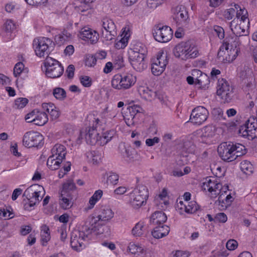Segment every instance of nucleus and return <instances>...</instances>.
<instances>
[{"instance_id": "nucleus-1", "label": "nucleus", "mask_w": 257, "mask_h": 257, "mask_svg": "<svg viewBox=\"0 0 257 257\" xmlns=\"http://www.w3.org/2000/svg\"><path fill=\"white\" fill-rule=\"evenodd\" d=\"M173 54L175 57L186 60L197 57L199 52L190 41H187L177 44L173 49Z\"/></svg>"}, {"instance_id": "nucleus-2", "label": "nucleus", "mask_w": 257, "mask_h": 257, "mask_svg": "<svg viewBox=\"0 0 257 257\" xmlns=\"http://www.w3.org/2000/svg\"><path fill=\"white\" fill-rule=\"evenodd\" d=\"M149 197L148 189L146 186L139 185L130 194V200L134 208H139L146 204Z\"/></svg>"}, {"instance_id": "nucleus-3", "label": "nucleus", "mask_w": 257, "mask_h": 257, "mask_svg": "<svg viewBox=\"0 0 257 257\" xmlns=\"http://www.w3.org/2000/svg\"><path fill=\"white\" fill-rule=\"evenodd\" d=\"M44 65L46 69L45 74L48 77L58 78L63 73L64 68L61 64L51 57H47Z\"/></svg>"}, {"instance_id": "nucleus-4", "label": "nucleus", "mask_w": 257, "mask_h": 257, "mask_svg": "<svg viewBox=\"0 0 257 257\" xmlns=\"http://www.w3.org/2000/svg\"><path fill=\"white\" fill-rule=\"evenodd\" d=\"M136 81V77L131 74H116L111 80V85L116 89H126L134 85Z\"/></svg>"}, {"instance_id": "nucleus-5", "label": "nucleus", "mask_w": 257, "mask_h": 257, "mask_svg": "<svg viewBox=\"0 0 257 257\" xmlns=\"http://www.w3.org/2000/svg\"><path fill=\"white\" fill-rule=\"evenodd\" d=\"M238 134L249 140L256 138L257 119L254 117H250L243 125L239 127Z\"/></svg>"}, {"instance_id": "nucleus-6", "label": "nucleus", "mask_w": 257, "mask_h": 257, "mask_svg": "<svg viewBox=\"0 0 257 257\" xmlns=\"http://www.w3.org/2000/svg\"><path fill=\"white\" fill-rule=\"evenodd\" d=\"M53 42L48 38L40 37L35 38L33 40V47L36 55L40 57H48L50 52Z\"/></svg>"}, {"instance_id": "nucleus-7", "label": "nucleus", "mask_w": 257, "mask_h": 257, "mask_svg": "<svg viewBox=\"0 0 257 257\" xmlns=\"http://www.w3.org/2000/svg\"><path fill=\"white\" fill-rule=\"evenodd\" d=\"M233 88L225 79H218L216 93L220 97L221 102H230L233 96Z\"/></svg>"}, {"instance_id": "nucleus-8", "label": "nucleus", "mask_w": 257, "mask_h": 257, "mask_svg": "<svg viewBox=\"0 0 257 257\" xmlns=\"http://www.w3.org/2000/svg\"><path fill=\"white\" fill-rule=\"evenodd\" d=\"M153 36L158 42L166 43L169 41L173 36V31L170 27L158 25L153 31Z\"/></svg>"}, {"instance_id": "nucleus-9", "label": "nucleus", "mask_w": 257, "mask_h": 257, "mask_svg": "<svg viewBox=\"0 0 257 257\" xmlns=\"http://www.w3.org/2000/svg\"><path fill=\"white\" fill-rule=\"evenodd\" d=\"M219 157L224 161L230 162L236 160L233 149V142H223L218 147Z\"/></svg>"}, {"instance_id": "nucleus-10", "label": "nucleus", "mask_w": 257, "mask_h": 257, "mask_svg": "<svg viewBox=\"0 0 257 257\" xmlns=\"http://www.w3.org/2000/svg\"><path fill=\"white\" fill-rule=\"evenodd\" d=\"M43 136L39 133L34 131L26 133L23 137V145L28 148L37 147L41 145Z\"/></svg>"}, {"instance_id": "nucleus-11", "label": "nucleus", "mask_w": 257, "mask_h": 257, "mask_svg": "<svg viewBox=\"0 0 257 257\" xmlns=\"http://www.w3.org/2000/svg\"><path fill=\"white\" fill-rule=\"evenodd\" d=\"M209 112L203 106H198L194 108L190 116V120L194 124L200 125L206 120Z\"/></svg>"}, {"instance_id": "nucleus-12", "label": "nucleus", "mask_w": 257, "mask_h": 257, "mask_svg": "<svg viewBox=\"0 0 257 257\" xmlns=\"http://www.w3.org/2000/svg\"><path fill=\"white\" fill-rule=\"evenodd\" d=\"M224 44H226V47H229L230 46L231 49L228 52L229 56L231 54H233L231 60H234L238 55V53L240 52V49L238 47L241 44V41L239 40V37L233 34H230L226 36L223 40Z\"/></svg>"}, {"instance_id": "nucleus-13", "label": "nucleus", "mask_w": 257, "mask_h": 257, "mask_svg": "<svg viewBox=\"0 0 257 257\" xmlns=\"http://www.w3.org/2000/svg\"><path fill=\"white\" fill-rule=\"evenodd\" d=\"M98 216L89 215L81 228L84 234H90L93 232L98 230V227L102 225Z\"/></svg>"}, {"instance_id": "nucleus-14", "label": "nucleus", "mask_w": 257, "mask_h": 257, "mask_svg": "<svg viewBox=\"0 0 257 257\" xmlns=\"http://www.w3.org/2000/svg\"><path fill=\"white\" fill-rule=\"evenodd\" d=\"M145 56L138 53H129V61L135 70L141 72L147 68V65L145 62Z\"/></svg>"}, {"instance_id": "nucleus-15", "label": "nucleus", "mask_w": 257, "mask_h": 257, "mask_svg": "<svg viewBox=\"0 0 257 257\" xmlns=\"http://www.w3.org/2000/svg\"><path fill=\"white\" fill-rule=\"evenodd\" d=\"M79 37L82 40L93 44L97 42L99 34L96 31L88 27H84L80 30Z\"/></svg>"}, {"instance_id": "nucleus-16", "label": "nucleus", "mask_w": 257, "mask_h": 257, "mask_svg": "<svg viewBox=\"0 0 257 257\" xmlns=\"http://www.w3.org/2000/svg\"><path fill=\"white\" fill-rule=\"evenodd\" d=\"M88 234H84L83 230L72 232L71 236L70 244L72 248L77 251H80L83 245V240L87 237Z\"/></svg>"}, {"instance_id": "nucleus-17", "label": "nucleus", "mask_w": 257, "mask_h": 257, "mask_svg": "<svg viewBox=\"0 0 257 257\" xmlns=\"http://www.w3.org/2000/svg\"><path fill=\"white\" fill-rule=\"evenodd\" d=\"M42 186L40 185H32L28 187L24 192L23 196L26 197L27 199H34L39 203L42 199L40 196Z\"/></svg>"}, {"instance_id": "nucleus-18", "label": "nucleus", "mask_w": 257, "mask_h": 257, "mask_svg": "<svg viewBox=\"0 0 257 257\" xmlns=\"http://www.w3.org/2000/svg\"><path fill=\"white\" fill-rule=\"evenodd\" d=\"M99 133L97 132L96 126H92L86 131L85 140L87 144L90 145H99Z\"/></svg>"}, {"instance_id": "nucleus-19", "label": "nucleus", "mask_w": 257, "mask_h": 257, "mask_svg": "<svg viewBox=\"0 0 257 257\" xmlns=\"http://www.w3.org/2000/svg\"><path fill=\"white\" fill-rule=\"evenodd\" d=\"M175 15L174 19L179 25L185 23L189 18L188 12L184 6H180L176 8Z\"/></svg>"}, {"instance_id": "nucleus-20", "label": "nucleus", "mask_w": 257, "mask_h": 257, "mask_svg": "<svg viewBox=\"0 0 257 257\" xmlns=\"http://www.w3.org/2000/svg\"><path fill=\"white\" fill-rule=\"evenodd\" d=\"M167 219V216L162 211H155L150 217V223L154 225L164 224Z\"/></svg>"}, {"instance_id": "nucleus-21", "label": "nucleus", "mask_w": 257, "mask_h": 257, "mask_svg": "<svg viewBox=\"0 0 257 257\" xmlns=\"http://www.w3.org/2000/svg\"><path fill=\"white\" fill-rule=\"evenodd\" d=\"M170 228L164 224L156 225L152 231V234L156 238H161L168 234Z\"/></svg>"}, {"instance_id": "nucleus-22", "label": "nucleus", "mask_w": 257, "mask_h": 257, "mask_svg": "<svg viewBox=\"0 0 257 257\" xmlns=\"http://www.w3.org/2000/svg\"><path fill=\"white\" fill-rule=\"evenodd\" d=\"M76 186L74 183L71 180L68 181L63 185L62 190L61 192V195L73 196L75 194Z\"/></svg>"}, {"instance_id": "nucleus-23", "label": "nucleus", "mask_w": 257, "mask_h": 257, "mask_svg": "<svg viewBox=\"0 0 257 257\" xmlns=\"http://www.w3.org/2000/svg\"><path fill=\"white\" fill-rule=\"evenodd\" d=\"M51 154L58 158L63 160L65 159L66 149L64 146L57 144L51 149Z\"/></svg>"}, {"instance_id": "nucleus-24", "label": "nucleus", "mask_w": 257, "mask_h": 257, "mask_svg": "<svg viewBox=\"0 0 257 257\" xmlns=\"http://www.w3.org/2000/svg\"><path fill=\"white\" fill-rule=\"evenodd\" d=\"M33 120L35 124L42 126L46 124L48 121V115L45 112L39 111L37 109L36 115H35Z\"/></svg>"}, {"instance_id": "nucleus-25", "label": "nucleus", "mask_w": 257, "mask_h": 257, "mask_svg": "<svg viewBox=\"0 0 257 257\" xmlns=\"http://www.w3.org/2000/svg\"><path fill=\"white\" fill-rule=\"evenodd\" d=\"M217 181V179L214 177L212 178H211V177H207L205 179V181L202 183L201 186L202 189L205 191H208L212 193Z\"/></svg>"}, {"instance_id": "nucleus-26", "label": "nucleus", "mask_w": 257, "mask_h": 257, "mask_svg": "<svg viewBox=\"0 0 257 257\" xmlns=\"http://www.w3.org/2000/svg\"><path fill=\"white\" fill-rule=\"evenodd\" d=\"M63 160L51 155L48 159L47 165L51 170H56L59 168Z\"/></svg>"}, {"instance_id": "nucleus-27", "label": "nucleus", "mask_w": 257, "mask_h": 257, "mask_svg": "<svg viewBox=\"0 0 257 257\" xmlns=\"http://www.w3.org/2000/svg\"><path fill=\"white\" fill-rule=\"evenodd\" d=\"M141 97L146 100H151L156 96V92L148 87H142L139 89Z\"/></svg>"}, {"instance_id": "nucleus-28", "label": "nucleus", "mask_w": 257, "mask_h": 257, "mask_svg": "<svg viewBox=\"0 0 257 257\" xmlns=\"http://www.w3.org/2000/svg\"><path fill=\"white\" fill-rule=\"evenodd\" d=\"M41 237L42 244L46 246L47 242L50 240V232L49 227L44 224L41 227Z\"/></svg>"}, {"instance_id": "nucleus-29", "label": "nucleus", "mask_w": 257, "mask_h": 257, "mask_svg": "<svg viewBox=\"0 0 257 257\" xmlns=\"http://www.w3.org/2000/svg\"><path fill=\"white\" fill-rule=\"evenodd\" d=\"M114 213L111 209L108 207L102 209L98 215L100 222L108 221L113 217Z\"/></svg>"}, {"instance_id": "nucleus-30", "label": "nucleus", "mask_w": 257, "mask_h": 257, "mask_svg": "<svg viewBox=\"0 0 257 257\" xmlns=\"http://www.w3.org/2000/svg\"><path fill=\"white\" fill-rule=\"evenodd\" d=\"M147 52L146 47L142 43L137 42L132 45L129 53H138V54L146 55Z\"/></svg>"}, {"instance_id": "nucleus-31", "label": "nucleus", "mask_w": 257, "mask_h": 257, "mask_svg": "<svg viewBox=\"0 0 257 257\" xmlns=\"http://www.w3.org/2000/svg\"><path fill=\"white\" fill-rule=\"evenodd\" d=\"M60 195L61 198H60L59 202L60 207L64 209L70 208L73 205V196Z\"/></svg>"}, {"instance_id": "nucleus-32", "label": "nucleus", "mask_w": 257, "mask_h": 257, "mask_svg": "<svg viewBox=\"0 0 257 257\" xmlns=\"http://www.w3.org/2000/svg\"><path fill=\"white\" fill-rule=\"evenodd\" d=\"M233 149L236 160L247 153V150L245 146L239 143H233Z\"/></svg>"}, {"instance_id": "nucleus-33", "label": "nucleus", "mask_w": 257, "mask_h": 257, "mask_svg": "<svg viewBox=\"0 0 257 257\" xmlns=\"http://www.w3.org/2000/svg\"><path fill=\"white\" fill-rule=\"evenodd\" d=\"M102 26L104 31L111 32L113 33H114V31H116V26L113 21L108 18L103 19L102 20Z\"/></svg>"}, {"instance_id": "nucleus-34", "label": "nucleus", "mask_w": 257, "mask_h": 257, "mask_svg": "<svg viewBox=\"0 0 257 257\" xmlns=\"http://www.w3.org/2000/svg\"><path fill=\"white\" fill-rule=\"evenodd\" d=\"M114 134L113 130H109L104 133L99 138V146H104L107 144L111 140Z\"/></svg>"}, {"instance_id": "nucleus-35", "label": "nucleus", "mask_w": 257, "mask_h": 257, "mask_svg": "<svg viewBox=\"0 0 257 257\" xmlns=\"http://www.w3.org/2000/svg\"><path fill=\"white\" fill-rule=\"evenodd\" d=\"M196 81L197 84L202 88L208 87L210 84L209 77L205 73H203L201 76L196 77Z\"/></svg>"}, {"instance_id": "nucleus-36", "label": "nucleus", "mask_w": 257, "mask_h": 257, "mask_svg": "<svg viewBox=\"0 0 257 257\" xmlns=\"http://www.w3.org/2000/svg\"><path fill=\"white\" fill-rule=\"evenodd\" d=\"M152 62L157 63V65L162 66V62L164 61L165 65H167L168 63L167 57L166 55L164 54L163 52H159L156 55L155 58H154L151 60Z\"/></svg>"}, {"instance_id": "nucleus-37", "label": "nucleus", "mask_w": 257, "mask_h": 257, "mask_svg": "<svg viewBox=\"0 0 257 257\" xmlns=\"http://www.w3.org/2000/svg\"><path fill=\"white\" fill-rule=\"evenodd\" d=\"M240 168L243 173L246 175L251 174L253 172V166L247 160H244L240 163Z\"/></svg>"}, {"instance_id": "nucleus-38", "label": "nucleus", "mask_w": 257, "mask_h": 257, "mask_svg": "<svg viewBox=\"0 0 257 257\" xmlns=\"http://www.w3.org/2000/svg\"><path fill=\"white\" fill-rule=\"evenodd\" d=\"M102 194L103 192L101 190H98L94 192L89 201V209H91L94 207L96 202L101 198Z\"/></svg>"}, {"instance_id": "nucleus-39", "label": "nucleus", "mask_w": 257, "mask_h": 257, "mask_svg": "<svg viewBox=\"0 0 257 257\" xmlns=\"http://www.w3.org/2000/svg\"><path fill=\"white\" fill-rule=\"evenodd\" d=\"M234 23H235V20H233L230 23V27L231 31L232 32V34H233L236 36H238L239 37H244L247 38V35L241 34V32H240V30L241 29V27L240 26V25H236V24L234 25Z\"/></svg>"}, {"instance_id": "nucleus-40", "label": "nucleus", "mask_w": 257, "mask_h": 257, "mask_svg": "<svg viewBox=\"0 0 257 257\" xmlns=\"http://www.w3.org/2000/svg\"><path fill=\"white\" fill-rule=\"evenodd\" d=\"M164 61L162 62V66L157 65V63H155L152 62V67L151 70L152 73L156 76H159L161 75L164 71L166 65H165V63L164 64Z\"/></svg>"}, {"instance_id": "nucleus-41", "label": "nucleus", "mask_w": 257, "mask_h": 257, "mask_svg": "<svg viewBox=\"0 0 257 257\" xmlns=\"http://www.w3.org/2000/svg\"><path fill=\"white\" fill-rule=\"evenodd\" d=\"M54 96L58 100H63L66 97L65 90L61 87H56L53 90Z\"/></svg>"}, {"instance_id": "nucleus-42", "label": "nucleus", "mask_w": 257, "mask_h": 257, "mask_svg": "<svg viewBox=\"0 0 257 257\" xmlns=\"http://www.w3.org/2000/svg\"><path fill=\"white\" fill-rule=\"evenodd\" d=\"M123 157L125 160L128 163L134 162L138 156L137 153L135 150L132 151L129 149H125Z\"/></svg>"}, {"instance_id": "nucleus-43", "label": "nucleus", "mask_w": 257, "mask_h": 257, "mask_svg": "<svg viewBox=\"0 0 257 257\" xmlns=\"http://www.w3.org/2000/svg\"><path fill=\"white\" fill-rule=\"evenodd\" d=\"M187 203L188 204L186 206L185 212L187 213H194L199 209L200 207L195 201L187 202Z\"/></svg>"}, {"instance_id": "nucleus-44", "label": "nucleus", "mask_w": 257, "mask_h": 257, "mask_svg": "<svg viewBox=\"0 0 257 257\" xmlns=\"http://www.w3.org/2000/svg\"><path fill=\"white\" fill-rule=\"evenodd\" d=\"M92 3H87L86 0H81V5L78 7L79 12L83 13L89 11V14L92 9Z\"/></svg>"}, {"instance_id": "nucleus-45", "label": "nucleus", "mask_w": 257, "mask_h": 257, "mask_svg": "<svg viewBox=\"0 0 257 257\" xmlns=\"http://www.w3.org/2000/svg\"><path fill=\"white\" fill-rule=\"evenodd\" d=\"M183 150L187 153H194L195 146L191 142H186L184 143Z\"/></svg>"}, {"instance_id": "nucleus-46", "label": "nucleus", "mask_w": 257, "mask_h": 257, "mask_svg": "<svg viewBox=\"0 0 257 257\" xmlns=\"http://www.w3.org/2000/svg\"><path fill=\"white\" fill-rule=\"evenodd\" d=\"M143 111V108L138 105H134L129 108L130 114L128 115L136 117L137 113H142Z\"/></svg>"}, {"instance_id": "nucleus-47", "label": "nucleus", "mask_w": 257, "mask_h": 257, "mask_svg": "<svg viewBox=\"0 0 257 257\" xmlns=\"http://www.w3.org/2000/svg\"><path fill=\"white\" fill-rule=\"evenodd\" d=\"M118 178L119 176L117 174L113 172H110L107 177L106 182L108 184L115 185L117 183Z\"/></svg>"}, {"instance_id": "nucleus-48", "label": "nucleus", "mask_w": 257, "mask_h": 257, "mask_svg": "<svg viewBox=\"0 0 257 257\" xmlns=\"http://www.w3.org/2000/svg\"><path fill=\"white\" fill-rule=\"evenodd\" d=\"M4 29L7 32H12L16 29V25L11 20H7L4 24Z\"/></svg>"}, {"instance_id": "nucleus-49", "label": "nucleus", "mask_w": 257, "mask_h": 257, "mask_svg": "<svg viewBox=\"0 0 257 257\" xmlns=\"http://www.w3.org/2000/svg\"><path fill=\"white\" fill-rule=\"evenodd\" d=\"M97 60L94 55H88L86 56L85 64L86 66L88 67H93L95 64Z\"/></svg>"}, {"instance_id": "nucleus-50", "label": "nucleus", "mask_w": 257, "mask_h": 257, "mask_svg": "<svg viewBox=\"0 0 257 257\" xmlns=\"http://www.w3.org/2000/svg\"><path fill=\"white\" fill-rule=\"evenodd\" d=\"M28 103V100L26 98H18L15 100V105L17 108H22Z\"/></svg>"}, {"instance_id": "nucleus-51", "label": "nucleus", "mask_w": 257, "mask_h": 257, "mask_svg": "<svg viewBox=\"0 0 257 257\" xmlns=\"http://www.w3.org/2000/svg\"><path fill=\"white\" fill-rule=\"evenodd\" d=\"M143 225L142 223H137L132 229L133 234L136 236H140L143 234Z\"/></svg>"}, {"instance_id": "nucleus-52", "label": "nucleus", "mask_w": 257, "mask_h": 257, "mask_svg": "<svg viewBox=\"0 0 257 257\" xmlns=\"http://www.w3.org/2000/svg\"><path fill=\"white\" fill-rule=\"evenodd\" d=\"M116 31H114V33L112 32L111 33V32H108L107 31H102V36L105 41L112 40L116 36Z\"/></svg>"}, {"instance_id": "nucleus-53", "label": "nucleus", "mask_w": 257, "mask_h": 257, "mask_svg": "<svg viewBox=\"0 0 257 257\" xmlns=\"http://www.w3.org/2000/svg\"><path fill=\"white\" fill-rule=\"evenodd\" d=\"M24 68V65L22 62H19L17 63L14 68V75L17 77H18L23 71Z\"/></svg>"}, {"instance_id": "nucleus-54", "label": "nucleus", "mask_w": 257, "mask_h": 257, "mask_svg": "<svg viewBox=\"0 0 257 257\" xmlns=\"http://www.w3.org/2000/svg\"><path fill=\"white\" fill-rule=\"evenodd\" d=\"M212 113L218 119L225 120L226 119L225 116H224L223 110L220 107L214 108Z\"/></svg>"}, {"instance_id": "nucleus-55", "label": "nucleus", "mask_w": 257, "mask_h": 257, "mask_svg": "<svg viewBox=\"0 0 257 257\" xmlns=\"http://www.w3.org/2000/svg\"><path fill=\"white\" fill-rule=\"evenodd\" d=\"M80 81L82 85L86 87H90L92 84V81L90 77L88 76H81Z\"/></svg>"}, {"instance_id": "nucleus-56", "label": "nucleus", "mask_w": 257, "mask_h": 257, "mask_svg": "<svg viewBox=\"0 0 257 257\" xmlns=\"http://www.w3.org/2000/svg\"><path fill=\"white\" fill-rule=\"evenodd\" d=\"M213 30L219 39L222 40L224 38V30L223 28L215 25L213 27Z\"/></svg>"}, {"instance_id": "nucleus-57", "label": "nucleus", "mask_w": 257, "mask_h": 257, "mask_svg": "<svg viewBox=\"0 0 257 257\" xmlns=\"http://www.w3.org/2000/svg\"><path fill=\"white\" fill-rule=\"evenodd\" d=\"M97 153L95 151L87 153V157L90 158L91 161L93 164H97L99 162L100 158L98 156L96 155Z\"/></svg>"}, {"instance_id": "nucleus-58", "label": "nucleus", "mask_w": 257, "mask_h": 257, "mask_svg": "<svg viewBox=\"0 0 257 257\" xmlns=\"http://www.w3.org/2000/svg\"><path fill=\"white\" fill-rule=\"evenodd\" d=\"M238 243L234 239H229L226 243V247L229 250H234L237 246Z\"/></svg>"}, {"instance_id": "nucleus-59", "label": "nucleus", "mask_w": 257, "mask_h": 257, "mask_svg": "<svg viewBox=\"0 0 257 257\" xmlns=\"http://www.w3.org/2000/svg\"><path fill=\"white\" fill-rule=\"evenodd\" d=\"M42 108L44 110L47 112L48 113H50L54 109L56 108V106L52 103H43L42 104Z\"/></svg>"}, {"instance_id": "nucleus-60", "label": "nucleus", "mask_w": 257, "mask_h": 257, "mask_svg": "<svg viewBox=\"0 0 257 257\" xmlns=\"http://www.w3.org/2000/svg\"><path fill=\"white\" fill-rule=\"evenodd\" d=\"M124 118L125 119V123L128 126H131L132 125H134L135 123V117H134V116L130 115L128 114H125Z\"/></svg>"}, {"instance_id": "nucleus-61", "label": "nucleus", "mask_w": 257, "mask_h": 257, "mask_svg": "<svg viewBox=\"0 0 257 257\" xmlns=\"http://www.w3.org/2000/svg\"><path fill=\"white\" fill-rule=\"evenodd\" d=\"M215 219L220 222L224 223L227 221V217L224 213H219L216 215Z\"/></svg>"}, {"instance_id": "nucleus-62", "label": "nucleus", "mask_w": 257, "mask_h": 257, "mask_svg": "<svg viewBox=\"0 0 257 257\" xmlns=\"http://www.w3.org/2000/svg\"><path fill=\"white\" fill-rule=\"evenodd\" d=\"M247 14V12L245 10H240L239 12H237L236 17L239 19L240 17V21L244 22L247 18L246 15Z\"/></svg>"}, {"instance_id": "nucleus-63", "label": "nucleus", "mask_w": 257, "mask_h": 257, "mask_svg": "<svg viewBox=\"0 0 257 257\" xmlns=\"http://www.w3.org/2000/svg\"><path fill=\"white\" fill-rule=\"evenodd\" d=\"M235 13V10L233 8H230L224 12V16L226 19L230 20L232 18Z\"/></svg>"}, {"instance_id": "nucleus-64", "label": "nucleus", "mask_w": 257, "mask_h": 257, "mask_svg": "<svg viewBox=\"0 0 257 257\" xmlns=\"http://www.w3.org/2000/svg\"><path fill=\"white\" fill-rule=\"evenodd\" d=\"M188 255L189 254L185 251L177 250L175 252H172V257H188Z\"/></svg>"}]
</instances>
